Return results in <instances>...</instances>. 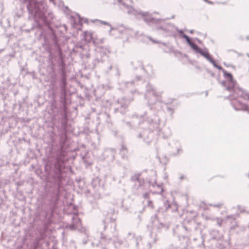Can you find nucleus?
<instances>
[{
	"label": "nucleus",
	"mask_w": 249,
	"mask_h": 249,
	"mask_svg": "<svg viewBox=\"0 0 249 249\" xmlns=\"http://www.w3.org/2000/svg\"><path fill=\"white\" fill-rule=\"evenodd\" d=\"M185 40L188 42V43L189 44V45L191 46V47L194 50V47H193V45H196L194 43L192 42L191 41V40L189 37L188 38H187L186 39H185Z\"/></svg>",
	"instance_id": "7ed1b4c3"
},
{
	"label": "nucleus",
	"mask_w": 249,
	"mask_h": 249,
	"mask_svg": "<svg viewBox=\"0 0 249 249\" xmlns=\"http://www.w3.org/2000/svg\"><path fill=\"white\" fill-rule=\"evenodd\" d=\"M183 37L185 39H186L188 37V36L186 35H183Z\"/></svg>",
	"instance_id": "20e7f679"
},
{
	"label": "nucleus",
	"mask_w": 249,
	"mask_h": 249,
	"mask_svg": "<svg viewBox=\"0 0 249 249\" xmlns=\"http://www.w3.org/2000/svg\"><path fill=\"white\" fill-rule=\"evenodd\" d=\"M223 74L225 78L228 80L230 83V86L227 87V89L229 90L231 89L235 86L236 81L233 79L232 74L230 73L224 71Z\"/></svg>",
	"instance_id": "f03ea898"
},
{
	"label": "nucleus",
	"mask_w": 249,
	"mask_h": 249,
	"mask_svg": "<svg viewBox=\"0 0 249 249\" xmlns=\"http://www.w3.org/2000/svg\"><path fill=\"white\" fill-rule=\"evenodd\" d=\"M193 47H194V50L195 52L200 53L201 55L203 56L205 58H206L211 63H212L215 67L217 68L219 70L221 69V67L220 66H218V65H217L215 60H214L212 58L207 50H203L198 47L197 45H193Z\"/></svg>",
	"instance_id": "f257e3e1"
}]
</instances>
